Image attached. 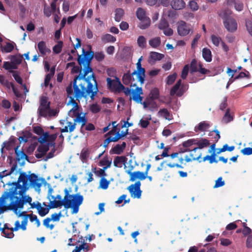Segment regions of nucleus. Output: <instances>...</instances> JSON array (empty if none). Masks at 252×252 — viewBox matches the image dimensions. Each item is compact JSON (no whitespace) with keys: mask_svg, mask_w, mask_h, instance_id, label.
<instances>
[{"mask_svg":"<svg viewBox=\"0 0 252 252\" xmlns=\"http://www.w3.org/2000/svg\"><path fill=\"white\" fill-rule=\"evenodd\" d=\"M82 52L83 56L78 55L77 61L80 65L83 66L84 73L81 74V67L74 66L71 72L79 73V74L74 78L71 83L76 100L79 101L82 98H86L89 95H90L91 99L93 100L98 92L95 76L94 73L87 77L86 76L89 73L93 72L91 63L94 53L92 51H85L84 49H83Z\"/></svg>","mask_w":252,"mask_h":252,"instance_id":"nucleus-1","label":"nucleus"},{"mask_svg":"<svg viewBox=\"0 0 252 252\" xmlns=\"http://www.w3.org/2000/svg\"><path fill=\"white\" fill-rule=\"evenodd\" d=\"M30 175L22 172L18 178L17 182L13 183V186L9 189V191H5L1 196V198L4 200L9 197L11 198L15 195H22L29 188Z\"/></svg>","mask_w":252,"mask_h":252,"instance_id":"nucleus-2","label":"nucleus"},{"mask_svg":"<svg viewBox=\"0 0 252 252\" xmlns=\"http://www.w3.org/2000/svg\"><path fill=\"white\" fill-rule=\"evenodd\" d=\"M69 115L71 117H75L74 119V123L72 124L71 122H67V126L64 127V128L61 129L62 133L72 132L75 128L76 123H81V129L86 125L87 122V119L86 118L85 115L81 116V114L79 112V106H73V108L70 110L68 113Z\"/></svg>","mask_w":252,"mask_h":252,"instance_id":"nucleus-3","label":"nucleus"},{"mask_svg":"<svg viewBox=\"0 0 252 252\" xmlns=\"http://www.w3.org/2000/svg\"><path fill=\"white\" fill-rule=\"evenodd\" d=\"M231 12L228 10L220 11L219 16L223 20V24L225 29L229 32H234L237 29V23L231 16Z\"/></svg>","mask_w":252,"mask_h":252,"instance_id":"nucleus-4","label":"nucleus"},{"mask_svg":"<svg viewBox=\"0 0 252 252\" xmlns=\"http://www.w3.org/2000/svg\"><path fill=\"white\" fill-rule=\"evenodd\" d=\"M17 195H15L13 196L12 198H10L11 200V202L9 205L7 206H5L4 208H5L4 211L5 210H12L14 212L15 214H18V209H22L24 208L23 202H22V199L21 198L20 195L19 196H16ZM4 211H2L1 212Z\"/></svg>","mask_w":252,"mask_h":252,"instance_id":"nucleus-5","label":"nucleus"},{"mask_svg":"<svg viewBox=\"0 0 252 252\" xmlns=\"http://www.w3.org/2000/svg\"><path fill=\"white\" fill-rule=\"evenodd\" d=\"M196 139V141L195 142V145H197L198 147H195L192 150L187 149L185 151V152H190V156L192 157L193 160L198 159L201 157V154H199L197 156H194L193 153H195L199 149H203L204 148L207 147L210 145V141L207 139L201 138V139Z\"/></svg>","mask_w":252,"mask_h":252,"instance_id":"nucleus-6","label":"nucleus"},{"mask_svg":"<svg viewBox=\"0 0 252 252\" xmlns=\"http://www.w3.org/2000/svg\"><path fill=\"white\" fill-rule=\"evenodd\" d=\"M106 81L108 89L112 92L120 93L124 89V86L117 76H115V79L114 80L107 78Z\"/></svg>","mask_w":252,"mask_h":252,"instance_id":"nucleus-7","label":"nucleus"},{"mask_svg":"<svg viewBox=\"0 0 252 252\" xmlns=\"http://www.w3.org/2000/svg\"><path fill=\"white\" fill-rule=\"evenodd\" d=\"M64 191L65 193V195L63 200H56L55 199H54V200L50 201L49 205V207L50 209L57 208L62 206H63L66 209L69 208L70 203V201L69 202L67 200V197L68 195L67 189H65Z\"/></svg>","mask_w":252,"mask_h":252,"instance_id":"nucleus-8","label":"nucleus"},{"mask_svg":"<svg viewBox=\"0 0 252 252\" xmlns=\"http://www.w3.org/2000/svg\"><path fill=\"white\" fill-rule=\"evenodd\" d=\"M141 182L136 181L134 184L130 185L127 188L131 197L133 198H140L141 196L142 190L140 189Z\"/></svg>","mask_w":252,"mask_h":252,"instance_id":"nucleus-9","label":"nucleus"},{"mask_svg":"<svg viewBox=\"0 0 252 252\" xmlns=\"http://www.w3.org/2000/svg\"><path fill=\"white\" fill-rule=\"evenodd\" d=\"M137 70H134L132 73V75H135L137 77V80L143 84L144 83L145 77V69L142 67L141 63L140 61H138L136 63Z\"/></svg>","mask_w":252,"mask_h":252,"instance_id":"nucleus-10","label":"nucleus"},{"mask_svg":"<svg viewBox=\"0 0 252 252\" xmlns=\"http://www.w3.org/2000/svg\"><path fill=\"white\" fill-rule=\"evenodd\" d=\"M190 72L191 73L196 72H199L202 74H206L209 72V70L202 67V64L199 63H197V62L195 59H193L190 63Z\"/></svg>","mask_w":252,"mask_h":252,"instance_id":"nucleus-11","label":"nucleus"},{"mask_svg":"<svg viewBox=\"0 0 252 252\" xmlns=\"http://www.w3.org/2000/svg\"><path fill=\"white\" fill-rule=\"evenodd\" d=\"M191 29L189 25H188L185 22L181 21L178 24L177 32L179 35L184 36L188 35Z\"/></svg>","mask_w":252,"mask_h":252,"instance_id":"nucleus-12","label":"nucleus"},{"mask_svg":"<svg viewBox=\"0 0 252 252\" xmlns=\"http://www.w3.org/2000/svg\"><path fill=\"white\" fill-rule=\"evenodd\" d=\"M67 200L70 201V207H71L72 204L81 205L83 201V196L80 194H75L70 195L68 191Z\"/></svg>","mask_w":252,"mask_h":252,"instance_id":"nucleus-13","label":"nucleus"},{"mask_svg":"<svg viewBox=\"0 0 252 252\" xmlns=\"http://www.w3.org/2000/svg\"><path fill=\"white\" fill-rule=\"evenodd\" d=\"M30 186L35 189H39L41 186V183L39 182V179L38 178L37 176L34 173L30 175Z\"/></svg>","mask_w":252,"mask_h":252,"instance_id":"nucleus-14","label":"nucleus"},{"mask_svg":"<svg viewBox=\"0 0 252 252\" xmlns=\"http://www.w3.org/2000/svg\"><path fill=\"white\" fill-rule=\"evenodd\" d=\"M134 75L132 74V73H130L129 71L125 73L122 78L123 83L126 85L131 83V85H132L133 86H135L136 85V84L135 83H133V82L135 81V79L133 77Z\"/></svg>","mask_w":252,"mask_h":252,"instance_id":"nucleus-15","label":"nucleus"},{"mask_svg":"<svg viewBox=\"0 0 252 252\" xmlns=\"http://www.w3.org/2000/svg\"><path fill=\"white\" fill-rule=\"evenodd\" d=\"M37 48L39 53L42 56L46 55L47 54H49L51 52V50L47 47L46 42L44 41H41L38 42Z\"/></svg>","mask_w":252,"mask_h":252,"instance_id":"nucleus-16","label":"nucleus"},{"mask_svg":"<svg viewBox=\"0 0 252 252\" xmlns=\"http://www.w3.org/2000/svg\"><path fill=\"white\" fill-rule=\"evenodd\" d=\"M73 90L74 91L73 85L72 83H70V84L66 88V92L67 94V96L70 98L69 103H71L73 106H77L78 104L76 102V100L74 99V97H75V95H74V97L71 96V95L73 94ZM74 95L75 94H74Z\"/></svg>","mask_w":252,"mask_h":252,"instance_id":"nucleus-17","label":"nucleus"},{"mask_svg":"<svg viewBox=\"0 0 252 252\" xmlns=\"http://www.w3.org/2000/svg\"><path fill=\"white\" fill-rule=\"evenodd\" d=\"M171 5L173 9L180 10L185 7L186 3L184 0H172L171 2Z\"/></svg>","mask_w":252,"mask_h":252,"instance_id":"nucleus-18","label":"nucleus"},{"mask_svg":"<svg viewBox=\"0 0 252 252\" xmlns=\"http://www.w3.org/2000/svg\"><path fill=\"white\" fill-rule=\"evenodd\" d=\"M210 126L209 123L206 121H202L199 123L197 126H195L194 130L196 132L205 131Z\"/></svg>","mask_w":252,"mask_h":252,"instance_id":"nucleus-19","label":"nucleus"},{"mask_svg":"<svg viewBox=\"0 0 252 252\" xmlns=\"http://www.w3.org/2000/svg\"><path fill=\"white\" fill-rule=\"evenodd\" d=\"M18 148L19 147L17 146L14 149L17 160L20 161L21 159H26L28 161H29V157L24 153L23 150H18Z\"/></svg>","mask_w":252,"mask_h":252,"instance_id":"nucleus-20","label":"nucleus"},{"mask_svg":"<svg viewBox=\"0 0 252 252\" xmlns=\"http://www.w3.org/2000/svg\"><path fill=\"white\" fill-rule=\"evenodd\" d=\"M127 158L125 156L116 157L114 160V165L115 167H121L123 164H125Z\"/></svg>","mask_w":252,"mask_h":252,"instance_id":"nucleus-21","label":"nucleus"},{"mask_svg":"<svg viewBox=\"0 0 252 252\" xmlns=\"http://www.w3.org/2000/svg\"><path fill=\"white\" fill-rule=\"evenodd\" d=\"M158 113L159 115L165 118L166 120L170 121L173 119L172 115L166 108L160 109L159 110Z\"/></svg>","mask_w":252,"mask_h":252,"instance_id":"nucleus-22","label":"nucleus"},{"mask_svg":"<svg viewBox=\"0 0 252 252\" xmlns=\"http://www.w3.org/2000/svg\"><path fill=\"white\" fill-rule=\"evenodd\" d=\"M126 147V143L123 142L122 144H117L112 149V152L115 154L119 155L121 154Z\"/></svg>","mask_w":252,"mask_h":252,"instance_id":"nucleus-23","label":"nucleus"},{"mask_svg":"<svg viewBox=\"0 0 252 252\" xmlns=\"http://www.w3.org/2000/svg\"><path fill=\"white\" fill-rule=\"evenodd\" d=\"M202 56L204 59L207 62H210L212 61V53L208 48H204L203 49Z\"/></svg>","mask_w":252,"mask_h":252,"instance_id":"nucleus-24","label":"nucleus"},{"mask_svg":"<svg viewBox=\"0 0 252 252\" xmlns=\"http://www.w3.org/2000/svg\"><path fill=\"white\" fill-rule=\"evenodd\" d=\"M11 62L13 64H20L23 60V55L19 54L15 55H11L10 56Z\"/></svg>","mask_w":252,"mask_h":252,"instance_id":"nucleus-25","label":"nucleus"},{"mask_svg":"<svg viewBox=\"0 0 252 252\" xmlns=\"http://www.w3.org/2000/svg\"><path fill=\"white\" fill-rule=\"evenodd\" d=\"M233 120V116L230 113V108H227L226 112L222 118V121L225 124H227Z\"/></svg>","mask_w":252,"mask_h":252,"instance_id":"nucleus-26","label":"nucleus"},{"mask_svg":"<svg viewBox=\"0 0 252 252\" xmlns=\"http://www.w3.org/2000/svg\"><path fill=\"white\" fill-rule=\"evenodd\" d=\"M111 163L112 160H109L107 156H105L102 159L99 161L98 165L100 166H104L103 168L104 169H107L110 167Z\"/></svg>","mask_w":252,"mask_h":252,"instance_id":"nucleus-27","label":"nucleus"},{"mask_svg":"<svg viewBox=\"0 0 252 252\" xmlns=\"http://www.w3.org/2000/svg\"><path fill=\"white\" fill-rule=\"evenodd\" d=\"M182 80L179 79L175 84V85L171 88L170 91V95L174 96L175 94L177 95V93L180 90V87L181 86Z\"/></svg>","mask_w":252,"mask_h":252,"instance_id":"nucleus-28","label":"nucleus"},{"mask_svg":"<svg viewBox=\"0 0 252 252\" xmlns=\"http://www.w3.org/2000/svg\"><path fill=\"white\" fill-rule=\"evenodd\" d=\"M115 20L116 22H120L124 15V11L122 8H118L115 11Z\"/></svg>","mask_w":252,"mask_h":252,"instance_id":"nucleus-29","label":"nucleus"},{"mask_svg":"<svg viewBox=\"0 0 252 252\" xmlns=\"http://www.w3.org/2000/svg\"><path fill=\"white\" fill-rule=\"evenodd\" d=\"M140 22L139 24L138 27L142 30L148 28L151 24V20L149 18H146L143 20H139Z\"/></svg>","mask_w":252,"mask_h":252,"instance_id":"nucleus-30","label":"nucleus"},{"mask_svg":"<svg viewBox=\"0 0 252 252\" xmlns=\"http://www.w3.org/2000/svg\"><path fill=\"white\" fill-rule=\"evenodd\" d=\"M149 45L153 48H157L161 43V39L159 37H156L150 39L149 41Z\"/></svg>","mask_w":252,"mask_h":252,"instance_id":"nucleus-31","label":"nucleus"},{"mask_svg":"<svg viewBox=\"0 0 252 252\" xmlns=\"http://www.w3.org/2000/svg\"><path fill=\"white\" fill-rule=\"evenodd\" d=\"M143 94L142 89L141 87H137L134 91L132 92V97H130V99H132L134 101L137 100V98L140 95Z\"/></svg>","mask_w":252,"mask_h":252,"instance_id":"nucleus-32","label":"nucleus"},{"mask_svg":"<svg viewBox=\"0 0 252 252\" xmlns=\"http://www.w3.org/2000/svg\"><path fill=\"white\" fill-rule=\"evenodd\" d=\"M159 90L157 88H155L153 89L152 90H151V91L149 94V96L148 97L152 99L156 100L159 98Z\"/></svg>","mask_w":252,"mask_h":252,"instance_id":"nucleus-33","label":"nucleus"},{"mask_svg":"<svg viewBox=\"0 0 252 252\" xmlns=\"http://www.w3.org/2000/svg\"><path fill=\"white\" fill-rule=\"evenodd\" d=\"M101 40L104 42H115L116 38L110 34H105L101 37Z\"/></svg>","mask_w":252,"mask_h":252,"instance_id":"nucleus-34","label":"nucleus"},{"mask_svg":"<svg viewBox=\"0 0 252 252\" xmlns=\"http://www.w3.org/2000/svg\"><path fill=\"white\" fill-rule=\"evenodd\" d=\"M132 169H133V167L131 166L130 167V169H128V170L126 171V172L127 173V174H128L130 176V179H129V180L130 181L133 182L136 179H138V175H139V171L132 172L131 170Z\"/></svg>","mask_w":252,"mask_h":252,"instance_id":"nucleus-35","label":"nucleus"},{"mask_svg":"<svg viewBox=\"0 0 252 252\" xmlns=\"http://www.w3.org/2000/svg\"><path fill=\"white\" fill-rule=\"evenodd\" d=\"M39 107L50 108V102L48 101V97L46 96H42L40 99Z\"/></svg>","mask_w":252,"mask_h":252,"instance_id":"nucleus-36","label":"nucleus"},{"mask_svg":"<svg viewBox=\"0 0 252 252\" xmlns=\"http://www.w3.org/2000/svg\"><path fill=\"white\" fill-rule=\"evenodd\" d=\"M50 148V144H40L37 149V151L39 153H43L45 155L49 151Z\"/></svg>","mask_w":252,"mask_h":252,"instance_id":"nucleus-37","label":"nucleus"},{"mask_svg":"<svg viewBox=\"0 0 252 252\" xmlns=\"http://www.w3.org/2000/svg\"><path fill=\"white\" fill-rule=\"evenodd\" d=\"M136 16L139 20H143L149 18L146 16L145 10L140 7L138 8L137 9Z\"/></svg>","mask_w":252,"mask_h":252,"instance_id":"nucleus-38","label":"nucleus"},{"mask_svg":"<svg viewBox=\"0 0 252 252\" xmlns=\"http://www.w3.org/2000/svg\"><path fill=\"white\" fill-rule=\"evenodd\" d=\"M164 57V55L162 54L151 52L150 53V58L155 61H160Z\"/></svg>","mask_w":252,"mask_h":252,"instance_id":"nucleus-39","label":"nucleus"},{"mask_svg":"<svg viewBox=\"0 0 252 252\" xmlns=\"http://www.w3.org/2000/svg\"><path fill=\"white\" fill-rule=\"evenodd\" d=\"M63 46V41H58L57 44L55 45L53 48V52L57 54L60 53L62 51Z\"/></svg>","mask_w":252,"mask_h":252,"instance_id":"nucleus-40","label":"nucleus"},{"mask_svg":"<svg viewBox=\"0 0 252 252\" xmlns=\"http://www.w3.org/2000/svg\"><path fill=\"white\" fill-rule=\"evenodd\" d=\"M110 184V182L106 178L102 177L99 182V187L103 189H106Z\"/></svg>","mask_w":252,"mask_h":252,"instance_id":"nucleus-41","label":"nucleus"},{"mask_svg":"<svg viewBox=\"0 0 252 252\" xmlns=\"http://www.w3.org/2000/svg\"><path fill=\"white\" fill-rule=\"evenodd\" d=\"M14 49V45L10 42H6V44L2 47V51L5 53H10Z\"/></svg>","mask_w":252,"mask_h":252,"instance_id":"nucleus-42","label":"nucleus"},{"mask_svg":"<svg viewBox=\"0 0 252 252\" xmlns=\"http://www.w3.org/2000/svg\"><path fill=\"white\" fill-rule=\"evenodd\" d=\"M12 76L13 78H14L15 80L19 84L23 85L25 89H26V86L25 84L23 85V79L20 76L19 74V72L15 71L13 72V73H12Z\"/></svg>","mask_w":252,"mask_h":252,"instance_id":"nucleus-43","label":"nucleus"},{"mask_svg":"<svg viewBox=\"0 0 252 252\" xmlns=\"http://www.w3.org/2000/svg\"><path fill=\"white\" fill-rule=\"evenodd\" d=\"M169 26V24L168 21L164 18H162L160 20V22L158 25V28L159 30H164L165 28Z\"/></svg>","mask_w":252,"mask_h":252,"instance_id":"nucleus-44","label":"nucleus"},{"mask_svg":"<svg viewBox=\"0 0 252 252\" xmlns=\"http://www.w3.org/2000/svg\"><path fill=\"white\" fill-rule=\"evenodd\" d=\"M211 39L213 44L216 46H219L220 42L221 43L222 40L220 37L213 34L211 36Z\"/></svg>","mask_w":252,"mask_h":252,"instance_id":"nucleus-45","label":"nucleus"},{"mask_svg":"<svg viewBox=\"0 0 252 252\" xmlns=\"http://www.w3.org/2000/svg\"><path fill=\"white\" fill-rule=\"evenodd\" d=\"M50 109V108L39 107L38 109L39 116L41 117H46L47 116L48 111Z\"/></svg>","mask_w":252,"mask_h":252,"instance_id":"nucleus-46","label":"nucleus"},{"mask_svg":"<svg viewBox=\"0 0 252 252\" xmlns=\"http://www.w3.org/2000/svg\"><path fill=\"white\" fill-rule=\"evenodd\" d=\"M177 76V74L176 73H174L168 76L166 80V84L169 85H172L175 82Z\"/></svg>","mask_w":252,"mask_h":252,"instance_id":"nucleus-47","label":"nucleus"},{"mask_svg":"<svg viewBox=\"0 0 252 252\" xmlns=\"http://www.w3.org/2000/svg\"><path fill=\"white\" fill-rule=\"evenodd\" d=\"M137 44L141 48H144L146 46V41L145 37L143 35L139 36L137 39Z\"/></svg>","mask_w":252,"mask_h":252,"instance_id":"nucleus-48","label":"nucleus"},{"mask_svg":"<svg viewBox=\"0 0 252 252\" xmlns=\"http://www.w3.org/2000/svg\"><path fill=\"white\" fill-rule=\"evenodd\" d=\"M101 108L99 105L96 103L90 105V110L94 114L97 113L100 111Z\"/></svg>","mask_w":252,"mask_h":252,"instance_id":"nucleus-49","label":"nucleus"},{"mask_svg":"<svg viewBox=\"0 0 252 252\" xmlns=\"http://www.w3.org/2000/svg\"><path fill=\"white\" fill-rule=\"evenodd\" d=\"M196 139H190L186 141H185L183 143V146L185 148H189L193 145H195Z\"/></svg>","mask_w":252,"mask_h":252,"instance_id":"nucleus-50","label":"nucleus"},{"mask_svg":"<svg viewBox=\"0 0 252 252\" xmlns=\"http://www.w3.org/2000/svg\"><path fill=\"white\" fill-rule=\"evenodd\" d=\"M11 62H4L3 64V68H4L5 70H8L9 73H13V72H15L16 71L12 70V67H11Z\"/></svg>","mask_w":252,"mask_h":252,"instance_id":"nucleus-51","label":"nucleus"},{"mask_svg":"<svg viewBox=\"0 0 252 252\" xmlns=\"http://www.w3.org/2000/svg\"><path fill=\"white\" fill-rule=\"evenodd\" d=\"M11 62H4L3 64V68H4L5 70H8L9 73H13V72H15L16 71L12 70V67H11Z\"/></svg>","mask_w":252,"mask_h":252,"instance_id":"nucleus-52","label":"nucleus"},{"mask_svg":"<svg viewBox=\"0 0 252 252\" xmlns=\"http://www.w3.org/2000/svg\"><path fill=\"white\" fill-rule=\"evenodd\" d=\"M51 220V219L50 218H47L43 220V224L46 228H49L50 230H52L54 228V225L49 224Z\"/></svg>","mask_w":252,"mask_h":252,"instance_id":"nucleus-53","label":"nucleus"},{"mask_svg":"<svg viewBox=\"0 0 252 252\" xmlns=\"http://www.w3.org/2000/svg\"><path fill=\"white\" fill-rule=\"evenodd\" d=\"M189 66L188 64L185 65L182 71L181 77L183 79H186L189 73Z\"/></svg>","mask_w":252,"mask_h":252,"instance_id":"nucleus-54","label":"nucleus"},{"mask_svg":"<svg viewBox=\"0 0 252 252\" xmlns=\"http://www.w3.org/2000/svg\"><path fill=\"white\" fill-rule=\"evenodd\" d=\"M246 26L249 33L252 36V19L246 20Z\"/></svg>","mask_w":252,"mask_h":252,"instance_id":"nucleus-55","label":"nucleus"},{"mask_svg":"<svg viewBox=\"0 0 252 252\" xmlns=\"http://www.w3.org/2000/svg\"><path fill=\"white\" fill-rule=\"evenodd\" d=\"M43 12L45 15L47 17H50L52 13L53 12L51 8L49 6H48L46 3L44 4Z\"/></svg>","mask_w":252,"mask_h":252,"instance_id":"nucleus-56","label":"nucleus"},{"mask_svg":"<svg viewBox=\"0 0 252 252\" xmlns=\"http://www.w3.org/2000/svg\"><path fill=\"white\" fill-rule=\"evenodd\" d=\"M147 98L148 99V102L149 103V110L153 111L154 109L157 108V103L154 101L155 100L148 97H147Z\"/></svg>","mask_w":252,"mask_h":252,"instance_id":"nucleus-57","label":"nucleus"},{"mask_svg":"<svg viewBox=\"0 0 252 252\" xmlns=\"http://www.w3.org/2000/svg\"><path fill=\"white\" fill-rule=\"evenodd\" d=\"M15 167L16 166H12L11 168L10 171L9 172H7L6 170L0 172V179H2L4 177L10 175L15 170Z\"/></svg>","mask_w":252,"mask_h":252,"instance_id":"nucleus-58","label":"nucleus"},{"mask_svg":"<svg viewBox=\"0 0 252 252\" xmlns=\"http://www.w3.org/2000/svg\"><path fill=\"white\" fill-rule=\"evenodd\" d=\"M62 216V213L61 212H60L59 213H54L51 216L50 219H51V220L54 221H59L61 217Z\"/></svg>","mask_w":252,"mask_h":252,"instance_id":"nucleus-59","label":"nucleus"},{"mask_svg":"<svg viewBox=\"0 0 252 252\" xmlns=\"http://www.w3.org/2000/svg\"><path fill=\"white\" fill-rule=\"evenodd\" d=\"M164 35L170 36L173 34V30L169 27L165 28L164 30H162Z\"/></svg>","mask_w":252,"mask_h":252,"instance_id":"nucleus-60","label":"nucleus"},{"mask_svg":"<svg viewBox=\"0 0 252 252\" xmlns=\"http://www.w3.org/2000/svg\"><path fill=\"white\" fill-rule=\"evenodd\" d=\"M190 8L193 11H196L198 9V5L196 2L194 0H191L189 4Z\"/></svg>","mask_w":252,"mask_h":252,"instance_id":"nucleus-61","label":"nucleus"},{"mask_svg":"<svg viewBox=\"0 0 252 252\" xmlns=\"http://www.w3.org/2000/svg\"><path fill=\"white\" fill-rule=\"evenodd\" d=\"M33 131L34 133L40 135L43 133V129L39 126H35L33 127Z\"/></svg>","mask_w":252,"mask_h":252,"instance_id":"nucleus-62","label":"nucleus"},{"mask_svg":"<svg viewBox=\"0 0 252 252\" xmlns=\"http://www.w3.org/2000/svg\"><path fill=\"white\" fill-rule=\"evenodd\" d=\"M222 180V179L221 177H219L216 181L214 188H217L223 186L225 183Z\"/></svg>","mask_w":252,"mask_h":252,"instance_id":"nucleus-63","label":"nucleus"},{"mask_svg":"<svg viewBox=\"0 0 252 252\" xmlns=\"http://www.w3.org/2000/svg\"><path fill=\"white\" fill-rule=\"evenodd\" d=\"M104 55L102 52H96L94 55V58L96 61L100 62L104 58Z\"/></svg>","mask_w":252,"mask_h":252,"instance_id":"nucleus-64","label":"nucleus"}]
</instances>
